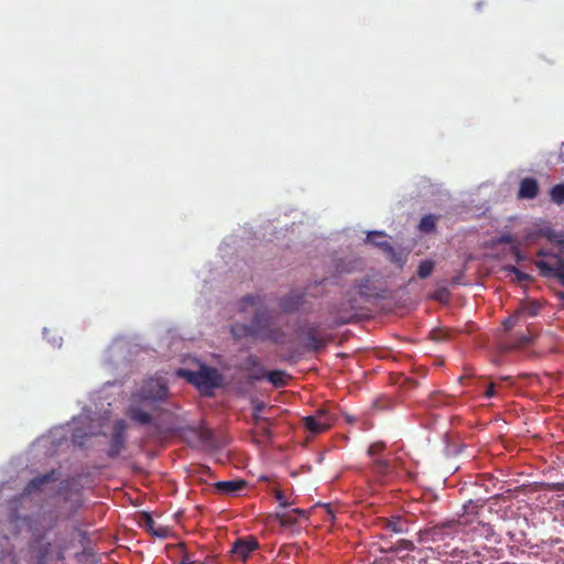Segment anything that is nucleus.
<instances>
[{"mask_svg": "<svg viewBox=\"0 0 564 564\" xmlns=\"http://www.w3.org/2000/svg\"><path fill=\"white\" fill-rule=\"evenodd\" d=\"M59 478V473L56 469H52L51 471L36 476L31 479L23 489V495H31L36 491H41L45 485L57 481Z\"/></svg>", "mask_w": 564, "mask_h": 564, "instance_id": "obj_10", "label": "nucleus"}, {"mask_svg": "<svg viewBox=\"0 0 564 564\" xmlns=\"http://www.w3.org/2000/svg\"><path fill=\"white\" fill-rule=\"evenodd\" d=\"M391 256V260L393 262H397L400 268L403 267L404 261L401 259V257L397 256V253L393 251V253H389Z\"/></svg>", "mask_w": 564, "mask_h": 564, "instance_id": "obj_42", "label": "nucleus"}, {"mask_svg": "<svg viewBox=\"0 0 564 564\" xmlns=\"http://www.w3.org/2000/svg\"><path fill=\"white\" fill-rule=\"evenodd\" d=\"M543 304L536 300L522 301L517 307V314L523 317H535L540 314Z\"/></svg>", "mask_w": 564, "mask_h": 564, "instance_id": "obj_15", "label": "nucleus"}, {"mask_svg": "<svg viewBox=\"0 0 564 564\" xmlns=\"http://www.w3.org/2000/svg\"><path fill=\"white\" fill-rule=\"evenodd\" d=\"M305 292L302 290H292L278 301L279 308L286 314L294 313L304 304Z\"/></svg>", "mask_w": 564, "mask_h": 564, "instance_id": "obj_8", "label": "nucleus"}, {"mask_svg": "<svg viewBox=\"0 0 564 564\" xmlns=\"http://www.w3.org/2000/svg\"><path fill=\"white\" fill-rule=\"evenodd\" d=\"M521 317L517 314V311L514 312V314L510 315L509 317H507L505 321H503V326H505V329L506 330H510L517 323L518 321L520 319Z\"/></svg>", "mask_w": 564, "mask_h": 564, "instance_id": "obj_37", "label": "nucleus"}, {"mask_svg": "<svg viewBox=\"0 0 564 564\" xmlns=\"http://www.w3.org/2000/svg\"><path fill=\"white\" fill-rule=\"evenodd\" d=\"M536 265L544 276L554 278L562 286H564V259L558 258L555 264L539 261Z\"/></svg>", "mask_w": 564, "mask_h": 564, "instance_id": "obj_11", "label": "nucleus"}, {"mask_svg": "<svg viewBox=\"0 0 564 564\" xmlns=\"http://www.w3.org/2000/svg\"><path fill=\"white\" fill-rule=\"evenodd\" d=\"M562 506L564 507V501L562 502Z\"/></svg>", "mask_w": 564, "mask_h": 564, "instance_id": "obj_47", "label": "nucleus"}, {"mask_svg": "<svg viewBox=\"0 0 564 564\" xmlns=\"http://www.w3.org/2000/svg\"><path fill=\"white\" fill-rule=\"evenodd\" d=\"M258 540L248 535L245 538L237 539L231 546L230 553L236 561H246L250 554L259 549Z\"/></svg>", "mask_w": 564, "mask_h": 564, "instance_id": "obj_5", "label": "nucleus"}, {"mask_svg": "<svg viewBox=\"0 0 564 564\" xmlns=\"http://www.w3.org/2000/svg\"><path fill=\"white\" fill-rule=\"evenodd\" d=\"M230 334L237 340L246 338V323H236L231 325Z\"/></svg>", "mask_w": 564, "mask_h": 564, "instance_id": "obj_31", "label": "nucleus"}, {"mask_svg": "<svg viewBox=\"0 0 564 564\" xmlns=\"http://www.w3.org/2000/svg\"><path fill=\"white\" fill-rule=\"evenodd\" d=\"M246 338H252L254 340L261 341L260 333L257 332V329L251 321H250V323L246 324Z\"/></svg>", "mask_w": 564, "mask_h": 564, "instance_id": "obj_35", "label": "nucleus"}, {"mask_svg": "<svg viewBox=\"0 0 564 564\" xmlns=\"http://www.w3.org/2000/svg\"><path fill=\"white\" fill-rule=\"evenodd\" d=\"M264 299L259 294H247L242 296L238 302V310L240 312H247L248 307H264Z\"/></svg>", "mask_w": 564, "mask_h": 564, "instance_id": "obj_16", "label": "nucleus"}, {"mask_svg": "<svg viewBox=\"0 0 564 564\" xmlns=\"http://www.w3.org/2000/svg\"><path fill=\"white\" fill-rule=\"evenodd\" d=\"M437 217L435 215H425L421 218L419 224V230L424 234H431L436 228Z\"/></svg>", "mask_w": 564, "mask_h": 564, "instance_id": "obj_25", "label": "nucleus"}, {"mask_svg": "<svg viewBox=\"0 0 564 564\" xmlns=\"http://www.w3.org/2000/svg\"><path fill=\"white\" fill-rule=\"evenodd\" d=\"M539 193V184L538 181L533 177H524L520 182V187L518 192V197L522 199H532L538 196Z\"/></svg>", "mask_w": 564, "mask_h": 564, "instance_id": "obj_14", "label": "nucleus"}, {"mask_svg": "<svg viewBox=\"0 0 564 564\" xmlns=\"http://www.w3.org/2000/svg\"><path fill=\"white\" fill-rule=\"evenodd\" d=\"M456 527L455 522H447L440 525H434L427 530L424 531V535L426 539L431 540L432 542H442L445 541L446 538H449L453 535L452 529Z\"/></svg>", "mask_w": 564, "mask_h": 564, "instance_id": "obj_12", "label": "nucleus"}, {"mask_svg": "<svg viewBox=\"0 0 564 564\" xmlns=\"http://www.w3.org/2000/svg\"><path fill=\"white\" fill-rule=\"evenodd\" d=\"M499 241L502 243H510L513 241V237L510 234H507V235L501 236Z\"/></svg>", "mask_w": 564, "mask_h": 564, "instance_id": "obj_43", "label": "nucleus"}, {"mask_svg": "<svg viewBox=\"0 0 564 564\" xmlns=\"http://www.w3.org/2000/svg\"><path fill=\"white\" fill-rule=\"evenodd\" d=\"M546 488L551 491L564 490V482L546 484Z\"/></svg>", "mask_w": 564, "mask_h": 564, "instance_id": "obj_41", "label": "nucleus"}, {"mask_svg": "<svg viewBox=\"0 0 564 564\" xmlns=\"http://www.w3.org/2000/svg\"><path fill=\"white\" fill-rule=\"evenodd\" d=\"M126 430L127 424L123 420H117L113 423L112 437L110 441L109 449L107 452L110 458L118 457L121 451L124 448L127 442Z\"/></svg>", "mask_w": 564, "mask_h": 564, "instance_id": "obj_7", "label": "nucleus"}, {"mask_svg": "<svg viewBox=\"0 0 564 564\" xmlns=\"http://www.w3.org/2000/svg\"><path fill=\"white\" fill-rule=\"evenodd\" d=\"M143 523L147 530L159 538H165L169 530L164 527H158L156 522L149 513H142Z\"/></svg>", "mask_w": 564, "mask_h": 564, "instance_id": "obj_19", "label": "nucleus"}, {"mask_svg": "<svg viewBox=\"0 0 564 564\" xmlns=\"http://www.w3.org/2000/svg\"><path fill=\"white\" fill-rule=\"evenodd\" d=\"M430 338L436 343L446 341L451 338V332L444 328H435L431 330Z\"/></svg>", "mask_w": 564, "mask_h": 564, "instance_id": "obj_30", "label": "nucleus"}, {"mask_svg": "<svg viewBox=\"0 0 564 564\" xmlns=\"http://www.w3.org/2000/svg\"><path fill=\"white\" fill-rule=\"evenodd\" d=\"M52 544L50 542L43 543L36 551V561L39 564H46L51 555Z\"/></svg>", "mask_w": 564, "mask_h": 564, "instance_id": "obj_28", "label": "nucleus"}, {"mask_svg": "<svg viewBox=\"0 0 564 564\" xmlns=\"http://www.w3.org/2000/svg\"><path fill=\"white\" fill-rule=\"evenodd\" d=\"M505 270L510 272V273H512V274H514L517 281H519V282H529L532 279L531 275H529L528 273L522 272L520 269H518L514 265H507L505 268Z\"/></svg>", "mask_w": 564, "mask_h": 564, "instance_id": "obj_32", "label": "nucleus"}, {"mask_svg": "<svg viewBox=\"0 0 564 564\" xmlns=\"http://www.w3.org/2000/svg\"><path fill=\"white\" fill-rule=\"evenodd\" d=\"M372 473L380 479L384 480L393 473L392 465L386 459H375L372 464Z\"/></svg>", "mask_w": 564, "mask_h": 564, "instance_id": "obj_17", "label": "nucleus"}, {"mask_svg": "<svg viewBox=\"0 0 564 564\" xmlns=\"http://www.w3.org/2000/svg\"><path fill=\"white\" fill-rule=\"evenodd\" d=\"M274 497L279 501L280 507L284 508V507H286L289 505V502H288V500L285 498V495H284V492L282 490L275 489L274 490Z\"/></svg>", "mask_w": 564, "mask_h": 564, "instance_id": "obj_39", "label": "nucleus"}, {"mask_svg": "<svg viewBox=\"0 0 564 564\" xmlns=\"http://www.w3.org/2000/svg\"><path fill=\"white\" fill-rule=\"evenodd\" d=\"M169 387L165 379L149 378L131 394V404L128 410L130 419L140 424L149 425L152 422V415L143 405L149 406L163 402L169 398Z\"/></svg>", "mask_w": 564, "mask_h": 564, "instance_id": "obj_1", "label": "nucleus"}, {"mask_svg": "<svg viewBox=\"0 0 564 564\" xmlns=\"http://www.w3.org/2000/svg\"><path fill=\"white\" fill-rule=\"evenodd\" d=\"M256 329L260 333L261 341L276 345L285 343L286 334L281 327L272 325V315L267 307H258L251 318Z\"/></svg>", "mask_w": 564, "mask_h": 564, "instance_id": "obj_2", "label": "nucleus"}, {"mask_svg": "<svg viewBox=\"0 0 564 564\" xmlns=\"http://www.w3.org/2000/svg\"><path fill=\"white\" fill-rule=\"evenodd\" d=\"M550 196L553 203L561 205L564 203V184H557L550 191Z\"/></svg>", "mask_w": 564, "mask_h": 564, "instance_id": "obj_29", "label": "nucleus"}, {"mask_svg": "<svg viewBox=\"0 0 564 564\" xmlns=\"http://www.w3.org/2000/svg\"><path fill=\"white\" fill-rule=\"evenodd\" d=\"M334 423V417L326 410H318L315 415L304 419L305 427L313 434L327 431Z\"/></svg>", "mask_w": 564, "mask_h": 564, "instance_id": "obj_6", "label": "nucleus"}, {"mask_svg": "<svg viewBox=\"0 0 564 564\" xmlns=\"http://www.w3.org/2000/svg\"><path fill=\"white\" fill-rule=\"evenodd\" d=\"M299 336L308 351H318L324 348L329 338L327 336L321 335L318 332L317 324H310L301 328Z\"/></svg>", "mask_w": 564, "mask_h": 564, "instance_id": "obj_4", "label": "nucleus"}, {"mask_svg": "<svg viewBox=\"0 0 564 564\" xmlns=\"http://www.w3.org/2000/svg\"><path fill=\"white\" fill-rule=\"evenodd\" d=\"M383 529L393 533H403L408 531V523L401 517H392L391 519L384 520Z\"/></svg>", "mask_w": 564, "mask_h": 564, "instance_id": "obj_18", "label": "nucleus"}, {"mask_svg": "<svg viewBox=\"0 0 564 564\" xmlns=\"http://www.w3.org/2000/svg\"><path fill=\"white\" fill-rule=\"evenodd\" d=\"M196 436L199 443L205 447H214L215 446V436L214 432L210 429L200 426L195 430Z\"/></svg>", "mask_w": 564, "mask_h": 564, "instance_id": "obj_20", "label": "nucleus"}, {"mask_svg": "<svg viewBox=\"0 0 564 564\" xmlns=\"http://www.w3.org/2000/svg\"><path fill=\"white\" fill-rule=\"evenodd\" d=\"M177 373L186 378L188 382L196 386L198 390L206 395L210 394L215 388L220 387L223 382L221 373L210 367H202L198 371L180 369Z\"/></svg>", "mask_w": 564, "mask_h": 564, "instance_id": "obj_3", "label": "nucleus"}, {"mask_svg": "<svg viewBox=\"0 0 564 564\" xmlns=\"http://www.w3.org/2000/svg\"><path fill=\"white\" fill-rule=\"evenodd\" d=\"M240 370L246 372L251 380L260 381L265 377V369L256 355H249L240 365Z\"/></svg>", "mask_w": 564, "mask_h": 564, "instance_id": "obj_9", "label": "nucleus"}, {"mask_svg": "<svg viewBox=\"0 0 564 564\" xmlns=\"http://www.w3.org/2000/svg\"><path fill=\"white\" fill-rule=\"evenodd\" d=\"M435 268V262L433 260H423L420 262L417 268V275L420 279L429 278Z\"/></svg>", "mask_w": 564, "mask_h": 564, "instance_id": "obj_26", "label": "nucleus"}, {"mask_svg": "<svg viewBox=\"0 0 564 564\" xmlns=\"http://www.w3.org/2000/svg\"><path fill=\"white\" fill-rule=\"evenodd\" d=\"M415 549L414 543L410 540L401 539L397 542L395 550L413 551Z\"/></svg>", "mask_w": 564, "mask_h": 564, "instance_id": "obj_38", "label": "nucleus"}, {"mask_svg": "<svg viewBox=\"0 0 564 564\" xmlns=\"http://www.w3.org/2000/svg\"><path fill=\"white\" fill-rule=\"evenodd\" d=\"M383 236L380 231H371L367 235L366 241L379 247L387 253H393V247L387 240H375V238H383Z\"/></svg>", "mask_w": 564, "mask_h": 564, "instance_id": "obj_22", "label": "nucleus"}, {"mask_svg": "<svg viewBox=\"0 0 564 564\" xmlns=\"http://www.w3.org/2000/svg\"><path fill=\"white\" fill-rule=\"evenodd\" d=\"M174 549L181 556L178 564H195L200 558L197 554L187 552L182 543L175 545Z\"/></svg>", "mask_w": 564, "mask_h": 564, "instance_id": "obj_24", "label": "nucleus"}, {"mask_svg": "<svg viewBox=\"0 0 564 564\" xmlns=\"http://www.w3.org/2000/svg\"><path fill=\"white\" fill-rule=\"evenodd\" d=\"M484 394H485V397L487 399H490V398L495 397L496 395V386H495V383L488 384L486 390H485V392H484Z\"/></svg>", "mask_w": 564, "mask_h": 564, "instance_id": "obj_40", "label": "nucleus"}, {"mask_svg": "<svg viewBox=\"0 0 564 564\" xmlns=\"http://www.w3.org/2000/svg\"><path fill=\"white\" fill-rule=\"evenodd\" d=\"M254 424L263 437L271 438L270 423L267 420Z\"/></svg>", "mask_w": 564, "mask_h": 564, "instance_id": "obj_36", "label": "nucleus"}, {"mask_svg": "<svg viewBox=\"0 0 564 564\" xmlns=\"http://www.w3.org/2000/svg\"><path fill=\"white\" fill-rule=\"evenodd\" d=\"M275 388H283L286 386L288 375L283 370L265 371V377Z\"/></svg>", "mask_w": 564, "mask_h": 564, "instance_id": "obj_23", "label": "nucleus"}, {"mask_svg": "<svg viewBox=\"0 0 564 564\" xmlns=\"http://www.w3.org/2000/svg\"><path fill=\"white\" fill-rule=\"evenodd\" d=\"M64 551H65V547H61L59 551L57 552L56 554V560L57 561H63L65 558L64 556Z\"/></svg>", "mask_w": 564, "mask_h": 564, "instance_id": "obj_45", "label": "nucleus"}, {"mask_svg": "<svg viewBox=\"0 0 564 564\" xmlns=\"http://www.w3.org/2000/svg\"><path fill=\"white\" fill-rule=\"evenodd\" d=\"M386 449V443L384 442H376V443H372L369 447H368V455L369 456H377L379 454H381L383 451Z\"/></svg>", "mask_w": 564, "mask_h": 564, "instance_id": "obj_34", "label": "nucleus"}, {"mask_svg": "<svg viewBox=\"0 0 564 564\" xmlns=\"http://www.w3.org/2000/svg\"><path fill=\"white\" fill-rule=\"evenodd\" d=\"M273 518L276 519L282 527H291L297 522V518L291 511L282 512V513L276 512L273 516Z\"/></svg>", "mask_w": 564, "mask_h": 564, "instance_id": "obj_27", "label": "nucleus"}, {"mask_svg": "<svg viewBox=\"0 0 564 564\" xmlns=\"http://www.w3.org/2000/svg\"><path fill=\"white\" fill-rule=\"evenodd\" d=\"M264 408H265V404L261 401H257L253 403L252 417H253L254 423H260L265 420L261 416V413L264 410Z\"/></svg>", "mask_w": 564, "mask_h": 564, "instance_id": "obj_33", "label": "nucleus"}, {"mask_svg": "<svg viewBox=\"0 0 564 564\" xmlns=\"http://www.w3.org/2000/svg\"><path fill=\"white\" fill-rule=\"evenodd\" d=\"M512 251L517 261H521L523 259L521 251L517 247H514Z\"/></svg>", "mask_w": 564, "mask_h": 564, "instance_id": "obj_44", "label": "nucleus"}, {"mask_svg": "<svg viewBox=\"0 0 564 564\" xmlns=\"http://www.w3.org/2000/svg\"><path fill=\"white\" fill-rule=\"evenodd\" d=\"M531 341H532L531 336L519 335V336L514 337L512 340L503 344L502 349L505 351L520 349V348H523V347H527L528 345H530Z\"/></svg>", "mask_w": 564, "mask_h": 564, "instance_id": "obj_21", "label": "nucleus"}, {"mask_svg": "<svg viewBox=\"0 0 564 564\" xmlns=\"http://www.w3.org/2000/svg\"><path fill=\"white\" fill-rule=\"evenodd\" d=\"M214 487L220 495L235 496L247 487V481L243 479L217 481Z\"/></svg>", "mask_w": 564, "mask_h": 564, "instance_id": "obj_13", "label": "nucleus"}, {"mask_svg": "<svg viewBox=\"0 0 564 564\" xmlns=\"http://www.w3.org/2000/svg\"><path fill=\"white\" fill-rule=\"evenodd\" d=\"M291 512H292L296 518H299L300 516H304V514H305L304 510H302V509H297V508H296V509H292V510H291Z\"/></svg>", "mask_w": 564, "mask_h": 564, "instance_id": "obj_46", "label": "nucleus"}]
</instances>
